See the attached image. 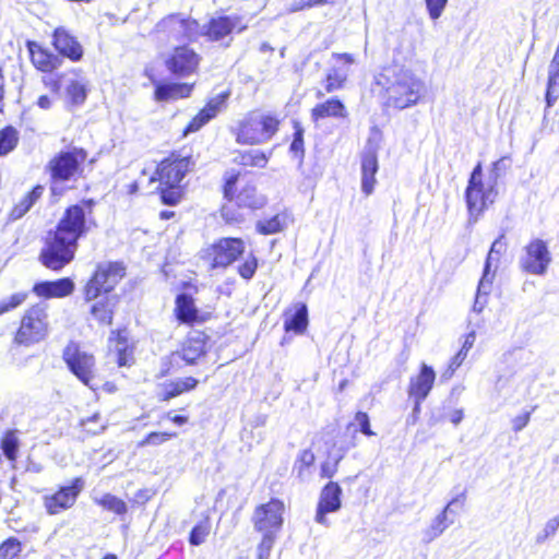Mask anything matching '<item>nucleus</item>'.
<instances>
[{"label":"nucleus","mask_w":559,"mask_h":559,"mask_svg":"<svg viewBox=\"0 0 559 559\" xmlns=\"http://www.w3.org/2000/svg\"><path fill=\"white\" fill-rule=\"evenodd\" d=\"M94 204V201L88 199L66 209L56 229L49 231L45 247L40 251L39 261L44 266L51 271H60L74 259L79 239L90 230L92 221L87 219V212L92 213Z\"/></svg>","instance_id":"nucleus-1"},{"label":"nucleus","mask_w":559,"mask_h":559,"mask_svg":"<svg viewBox=\"0 0 559 559\" xmlns=\"http://www.w3.org/2000/svg\"><path fill=\"white\" fill-rule=\"evenodd\" d=\"M126 276V266L120 261H104L96 264L95 271L84 286L85 301L96 300L91 306V314L100 324L111 325L114 319L112 298L108 296Z\"/></svg>","instance_id":"nucleus-2"},{"label":"nucleus","mask_w":559,"mask_h":559,"mask_svg":"<svg viewBox=\"0 0 559 559\" xmlns=\"http://www.w3.org/2000/svg\"><path fill=\"white\" fill-rule=\"evenodd\" d=\"M377 84L385 90L386 104L397 109L417 104L424 88L423 82L411 70L399 64L384 68Z\"/></svg>","instance_id":"nucleus-3"},{"label":"nucleus","mask_w":559,"mask_h":559,"mask_svg":"<svg viewBox=\"0 0 559 559\" xmlns=\"http://www.w3.org/2000/svg\"><path fill=\"white\" fill-rule=\"evenodd\" d=\"M87 152L78 146H70L58 152L45 166L49 175L50 190L57 193L58 185L76 181L83 177Z\"/></svg>","instance_id":"nucleus-4"},{"label":"nucleus","mask_w":559,"mask_h":559,"mask_svg":"<svg viewBox=\"0 0 559 559\" xmlns=\"http://www.w3.org/2000/svg\"><path fill=\"white\" fill-rule=\"evenodd\" d=\"M278 123L274 116L251 114L240 122L236 141L249 145L264 143L275 134Z\"/></svg>","instance_id":"nucleus-5"},{"label":"nucleus","mask_w":559,"mask_h":559,"mask_svg":"<svg viewBox=\"0 0 559 559\" xmlns=\"http://www.w3.org/2000/svg\"><path fill=\"white\" fill-rule=\"evenodd\" d=\"M48 335V314L46 306L35 305L29 308L22 318L16 332L15 341L29 346L45 340Z\"/></svg>","instance_id":"nucleus-6"},{"label":"nucleus","mask_w":559,"mask_h":559,"mask_svg":"<svg viewBox=\"0 0 559 559\" xmlns=\"http://www.w3.org/2000/svg\"><path fill=\"white\" fill-rule=\"evenodd\" d=\"M68 369L86 386L95 390V358L92 354L82 350L75 342H70L62 353Z\"/></svg>","instance_id":"nucleus-7"},{"label":"nucleus","mask_w":559,"mask_h":559,"mask_svg":"<svg viewBox=\"0 0 559 559\" xmlns=\"http://www.w3.org/2000/svg\"><path fill=\"white\" fill-rule=\"evenodd\" d=\"M284 509V503L275 498L258 506L251 518L254 530L261 534L269 533L277 535L283 526Z\"/></svg>","instance_id":"nucleus-8"},{"label":"nucleus","mask_w":559,"mask_h":559,"mask_svg":"<svg viewBox=\"0 0 559 559\" xmlns=\"http://www.w3.org/2000/svg\"><path fill=\"white\" fill-rule=\"evenodd\" d=\"M158 32L168 33L176 40L195 41L201 36V25L191 17L180 13L169 14L156 24Z\"/></svg>","instance_id":"nucleus-9"},{"label":"nucleus","mask_w":559,"mask_h":559,"mask_svg":"<svg viewBox=\"0 0 559 559\" xmlns=\"http://www.w3.org/2000/svg\"><path fill=\"white\" fill-rule=\"evenodd\" d=\"M84 487L83 477H75L69 485L61 486L56 492L45 495L43 500L47 513L56 515L72 508Z\"/></svg>","instance_id":"nucleus-10"},{"label":"nucleus","mask_w":559,"mask_h":559,"mask_svg":"<svg viewBox=\"0 0 559 559\" xmlns=\"http://www.w3.org/2000/svg\"><path fill=\"white\" fill-rule=\"evenodd\" d=\"M551 262V254L546 241L536 238L524 247V254L520 258V267L533 275H544Z\"/></svg>","instance_id":"nucleus-11"},{"label":"nucleus","mask_w":559,"mask_h":559,"mask_svg":"<svg viewBox=\"0 0 559 559\" xmlns=\"http://www.w3.org/2000/svg\"><path fill=\"white\" fill-rule=\"evenodd\" d=\"M191 157L166 158L150 177L148 182H158L160 186H180V182L190 170Z\"/></svg>","instance_id":"nucleus-12"},{"label":"nucleus","mask_w":559,"mask_h":559,"mask_svg":"<svg viewBox=\"0 0 559 559\" xmlns=\"http://www.w3.org/2000/svg\"><path fill=\"white\" fill-rule=\"evenodd\" d=\"M498 195V190L487 185L467 183L465 201L468 211V224L477 223L479 216L492 204Z\"/></svg>","instance_id":"nucleus-13"},{"label":"nucleus","mask_w":559,"mask_h":559,"mask_svg":"<svg viewBox=\"0 0 559 559\" xmlns=\"http://www.w3.org/2000/svg\"><path fill=\"white\" fill-rule=\"evenodd\" d=\"M201 57L187 45L178 46L165 59L166 69L174 75L186 78L199 68Z\"/></svg>","instance_id":"nucleus-14"},{"label":"nucleus","mask_w":559,"mask_h":559,"mask_svg":"<svg viewBox=\"0 0 559 559\" xmlns=\"http://www.w3.org/2000/svg\"><path fill=\"white\" fill-rule=\"evenodd\" d=\"M343 490L338 483L329 481L319 496L314 521L323 526H329L328 513H335L342 508Z\"/></svg>","instance_id":"nucleus-15"},{"label":"nucleus","mask_w":559,"mask_h":559,"mask_svg":"<svg viewBox=\"0 0 559 559\" xmlns=\"http://www.w3.org/2000/svg\"><path fill=\"white\" fill-rule=\"evenodd\" d=\"M205 354V340L202 335H198L185 341L180 349L173 352L167 359L170 367L180 368L181 362L189 366L195 365L198 359Z\"/></svg>","instance_id":"nucleus-16"},{"label":"nucleus","mask_w":559,"mask_h":559,"mask_svg":"<svg viewBox=\"0 0 559 559\" xmlns=\"http://www.w3.org/2000/svg\"><path fill=\"white\" fill-rule=\"evenodd\" d=\"M245 252L240 238H222L212 246L213 267H227Z\"/></svg>","instance_id":"nucleus-17"},{"label":"nucleus","mask_w":559,"mask_h":559,"mask_svg":"<svg viewBox=\"0 0 559 559\" xmlns=\"http://www.w3.org/2000/svg\"><path fill=\"white\" fill-rule=\"evenodd\" d=\"M378 169L377 147L368 140L361 154V190L366 195L373 192Z\"/></svg>","instance_id":"nucleus-18"},{"label":"nucleus","mask_w":559,"mask_h":559,"mask_svg":"<svg viewBox=\"0 0 559 559\" xmlns=\"http://www.w3.org/2000/svg\"><path fill=\"white\" fill-rule=\"evenodd\" d=\"M52 45L62 57L69 58L71 61H79L83 57V47L64 27L55 29Z\"/></svg>","instance_id":"nucleus-19"},{"label":"nucleus","mask_w":559,"mask_h":559,"mask_svg":"<svg viewBox=\"0 0 559 559\" xmlns=\"http://www.w3.org/2000/svg\"><path fill=\"white\" fill-rule=\"evenodd\" d=\"M436 380V372L431 366L421 364L417 376L409 380L407 393L409 399L426 400Z\"/></svg>","instance_id":"nucleus-20"},{"label":"nucleus","mask_w":559,"mask_h":559,"mask_svg":"<svg viewBox=\"0 0 559 559\" xmlns=\"http://www.w3.org/2000/svg\"><path fill=\"white\" fill-rule=\"evenodd\" d=\"M75 284L70 277L56 281H41L33 286V293L44 298H63L74 292Z\"/></svg>","instance_id":"nucleus-21"},{"label":"nucleus","mask_w":559,"mask_h":559,"mask_svg":"<svg viewBox=\"0 0 559 559\" xmlns=\"http://www.w3.org/2000/svg\"><path fill=\"white\" fill-rule=\"evenodd\" d=\"M229 97L228 92H223L213 97L186 127V132H195L217 116Z\"/></svg>","instance_id":"nucleus-22"},{"label":"nucleus","mask_w":559,"mask_h":559,"mask_svg":"<svg viewBox=\"0 0 559 559\" xmlns=\"http://www.w3.org/2000/svg\"><path fill=\"white\" fill-rule=\"evenodd\" d=\"M237 25V17L221 15L212 17L201 26V36L207 37L211 41H218L229 35Z\"/></svg>","instance_id":"nucleus-23"},{"label":"nucleus","mask_w":559,"mask_h":559,"mask_svg":"<svg viewBox=\"0 0 559 559\" xmlns=\"http://www.w3.org/2000/svg\"><path fill=\"white\" fill-rule=\"evenodd\" d=\"M465 493H461L453 498L443 510L432 520L430 526L424 532V542L430 543L439 537L452 523L453 520L448 519V513L452 512V507L456 503H463Z\"/></svg>","instance_id":"nucleus-24"},{"label":"nucleus","mask_w":559,"mask_h":559,"mask_svg":"<svg viewBox=\"0 0 559 559\" xmlns=\"http://www.w3.org/2000/svg\"><path fill=\"white\" fill-rule=\"evenodd\" d=\"M27 47L32 62L38 70L43 72H51L60 67L61 59L47 49H44L37 43L28 41Z\"/></svg>","instance_id":"nucleus-25"},{"label":"nucleus","mask_w":559,"mask_h":559,"mask_svg":"<svg viewBox=\"0 0 559 559\" xmlns=\"http://www.w3.org/2000/svg\"><path fill=\"white\" fill-rule=\"evenodd\" d=\"M347 116L348 112L345 105L336 97L316 105L311 110V119L314 122L324 118L344 119Z\"/></svg>","instance_id":"nucleus-26"},{"label":"nucleus","mask_w":559,"mask_h":559,"mask_svg":"<svg viewBox=\"0 0 559 559\" xmlns=\"http://www.w3.org/2000/svg\"><path fill=\"white\" fill-rule=\"evenodd\" d=\"M193 85L188 83H162L155 84L154 96L157 102H168L189 97Z\"/></svg>","instance_id":"nucleus-27"},{"label":"nucleus","mask_w":559,"mask_h":559,"mask_svg":"<svg viewBox=\"0 0 559 559\" xmlns=\"http://www.w3.org/2000/svg\"><path fill=\"white\" fill-rule=\"evenodd\" d=\"M175 304L176 318L180 323L192 324L198 321L199 311L190 295L186 293L177 295Z\"/></svg>","instance_id":"nucleus-28"},{"label":"nucleus","mask_w":559,"mask_h":559,"mask_svg":"<svg viewBox=\"0 0 559 559\" xmlns=\"http://www.w3.org/2000/svg\"><path fill=\"white\" fill-rule=\"evenodd\" d=\"M45 187L36 185L16 203L10 212V219L16 221L22 218L43 197Z\"/></svg>","instance_id":"nucleus-29"},{"label":"nucleus","mask_w":559,"mask_h":559,"mask_svg":"<svg viewBox=\"0 0 559 559\" xmlns=\"http://www.w3.org/2000/svg\"><path fill=\"white\" fill-rule=\"evenodd\" d=\"M308 326V308L306 304L299 302L295 306V310L290 314H286L284 329L286 332L302 334Z\"/></svg>","instance_id":"nucleus-30"},{"label":"nucleus","mask_w":559,"mask_h":559,"mask_svg":"<svg viewBox=\"0 0 559 559\" xmlns=\"http://www.w3.org/2000/svg\"><path fill=\"white\" fill-rule=\"evenodd\" d=\"M234 162L243 166H254L263 168L267 163V157L260 150H249L243 152H238Z\"/></svg>","instance_id":"nucleus-31"},{"label":"nucleus","mask_w":559,"mask_h":559,"mask_svg":"<svg viewBox=\"0 0 559 559\" xmlns=\"http://www.w3.org/2000/svg\"><path fill=\"white\" fill-rule=\"evenodd\" d=\"M19 142V132L12 126H7L0 130V156L8 155L13 151Z\"/></svg>","instance_id":"nucleus-32"},{"label":"nucleus","mask_w":559,"mask_h":559,"mask_svg":"<svg viewBox=\"0 0 559 559\" xmlns=\"http://www.w3.org/2000/svg\"><path fill=\"white\" fill-rule=\"evenodd\" d=\"M95 502L105 510L114 512L117 515H123L128 512L127 503L111 493H105L100 498L95 499Z\"/></svg>","instance_id":"nucleus-33"},{"label":"nucleus","mask_w":559,"mask_h":559,"mask_svg":"<svg viewBox=\"0 0 559 559\" xmlns=\"http://www.w3.org/2000/svg\"><path fill=\"white\" fill-rule=\"evenodd\" d=\"M198 383L199 381L193 377H187L177 382H173L167 386L164 400H170L180 395L183 392L190 391L194 389L198 385Z\"/></svg>","instance_id":"nucleus-34"},{"label":"nucleus","mask_w":559,"mask_h":559,"mask_svg":"<svg viewBox=\"0 0 559 559\" xmlns=\"http://www.w3.org/2000/svg\"><path fill=\"white\" fill-rule=\"evenodd\" d=\"M66 91L72 105H82L86 99V84L80 80H71L67 85Z\"/></svg>","instance_id":"nucleus-35"},{"label":"nucleus","mask_w":559,"mask_h":559,"mask_svg":"<svg viewBox=\"0 0 559 559\" xmlns=\"http://www.w3.org/2000/svg\"><path fill=\"white\" fill-rule=\"evenodd\" d=\"M347 449H338L337 454L330 453L329 459L321 464L320 476L322 478H332L338 468L340 462L343 460Z\"/></svg>","instance_id":"nucleus-36"},{"label":"nucleus","mask_w":559,"mask_h":559,"mask_svg":"<svg viewBox=\"0 0 559 559\" xmlns=\"http://www.w3.org/2000/svg\"><path fill=\"white\" fill-rule=\"evenodd\" d=\"M284 218L281 215H274L271 218L257 222L255 229L261 235H272L283 230Z\"/></svg>","instance_id":"nucleus-37"},{"label":"nucleus","mask_w":559,"mask_h":559,"mask_svg":"<svg viewBox=\"0 0 559 559\" xmlns=\"http://www.w3.org/2000/svg\"><path fill=\"white\" fill-rule=\"evenodd\" d=\"M304 134H305V130H304L301 123L297 120H294V134H293V141L289 146V151L296 157H298L300 159V162L304 159V156H305Z\"/></svg>","instance_id":"nucleus-38"},{"label":"nucleus","mask_w":559,"mask_h":559,"mask_svg":"<svg viewBox=\"0 0 559 559\" xmlns=\"http://www.w3.org/2000/svg\"><path fill=\"white\" fill-rule=\"evenodd\" d=\"M347 79V72L342 69H332L329 71L325 78L324 88L328 93L337 91L343 87Z\"/></svg>","instance_id":"nucleus-39"},{"label":"nucleus","mask_w":559,"mask_h":559,"mask_svg":"<svg viewBox=\"0 0 559 559\" xmlns=\"http://www.w3.org/2000/svg\"><path fill=\"white\" fill-rule=\"evenodd\" d=\"M156 189L159 190L162 202L168 206H174L178 204L182 197V190L180 186L158 185Z\"/></svg>","instance_id":"nucleus-40"},{"label":"nucleus","mask_w":559,"mask_h":559,"mask_svg":"<svg viewBox=\"0 0 559 559\" xmlns=\"http://www.w3.org/2000/svg\"><path fill=\"white\" fill-rule=\"evenodd\" d=\"M211 524L207 519L195 524L189 535V543L192 546H199L204 543L206 536L210 534Z\"/></svg>","instance_id":"nucleus-41"},{"label":"nucleus","mask_w":559,"mask_h":559,"mask_svg":"<svg viewBox=\"0 0 559 559\" xmlns=\"http://www.w3.org/2000/svg\"><path fill=\"white\" fill-rule=\"evenodd\" d=\"M507 167H508V158L507 157H502V158L496 160L492 164L491 169L489 170L486 185L489 188L497 189L498 180L506 173Z\"/></svg>","instance_id":"nucleus-42"},{"label":"nucleus","mask_w":559,"mask_h":559,"mask_svg":"<svg viewBox=\"0 0 559 559\" xmlns=\"http://www.w3.org/2000/svg\"><path fill=\"white\" fill-rule=\"evenodd\" d=\"M1 449L5 457L10 461L16 459L19 451V440L13 432H7L1 440Z\"/></svg>","instance_id":"nucleus-43"},{"label":"nucleus","mask_w":559,"mask_h":559,"mask_svg":"<svg viewBox=\"0 0 559 559\" xmlns=\"http://www.w3.org/2000/svg\"><path fill=\"white\" fill-rule=\"evenodd\" d=\"M492 263L485 261L483 275L479 280L477 292L481 295H489L491 292L492 281L495 278V271H491Z\"/></svg>","instance_id":"nucleus-44"},{"label":"nucleus","mask_w":559,"mask_h":559,"mask_svg":"<svg viewBox=\"0 0 559 559\" xmlns=\"http://www.w3.org/2000/svg\"><path fill=\"white\" fill-rule=\"evenodd\" d=\"M22 550L21 543L19 539L11 537L2 543L0 546V559H13Z\"/></svg>","instance_id":"nucleus-45"},{"label":"nucleus","mask_w":559,"mask_h":559,"mask_svg":"<svg viewBox=\"0 0 559 559\" xmlns=\"http://www.w3.org/2000/svg\"><path fill=\"white\" fill-rule=\"evenodd\" d=\"M255 189L252 187H248L243 189L238 195H237V203L239 205H243L250 209H257L262 206L263 202L261 200H258L255 197Z\"/></svg>","instance_id":"nucleus-46"},{"label":"nucleus","mask_w":559,"mask_h":559,"mask_svg":"<svg viewBox=\"0 0 559 559\" xmlns=\"http://www.w3.org/2000/svg\"><path fill=\"white\" fill-rule=\"evenodd\" d=\"M277 535L264 533L257 548L258 559H269Z\"/></svg>","instance_id":"nucleus-47"},{"label":"nucleus","mask_w":559,"mask_h":559,"mask_svg":"<svg viewBox=\"0 0 559 559\" xmlns=\"http://www.w3.org/2000/svg\"><path fill=\"white\" fill-rule=\"evenodd\" d=\"M177 437L176 432H150L141 442L140 447L159 445Z\"/></svg>","instance_id":"nucleus-48"},{"label":"nucleus","mask_w":559,"mask_h":559,"mask_svg":"<svg viewBox=\"0 0 559 559\" xmlns=\"http://www.w3.org/2000/svg\"><path fill=\"white\" fill-rule=\"evenodd\" d=\"M27 298V293H16L0 301V316L21 306Z\"/></svg>","instance_id":"nucleus-49"},{"label":"nucleus","mask_w":559,"mask_h":559,"mask_svg":"<svg viewBox=\"0 0 559 559\" xmlns=\"http://www.w3.org/2000/svg\"><path fill=\"white\" fill-rule=\"evenodd\" d=\"M258 267V260L257 258L251 253L243 263H241L238 266V273L243 280H251L253 275L255 274Z\"/></svg>","instance_id":"nucleus-50"},{"label":"nucleus","mask_w":559,"mask_h":559,"mask_svg":"<svg viewBox=\"0 0 559 559\" xmlns=\"http://www.w3.org/2000/svg\"><path fill=\"white\" fill-rule=\"evenodd\" d=\"M504 235H500L491 245L490 250L487 254L486 261L493 262L496 261L495 270L497 269V263L501 253L506 250L507 243L503 241Z\"/></svg>","instance_id":"nucleus-51"},{"label":"nucleus","mask_w":559,"mask_h":559,"mask_svg":"<svg viewBox=\"0 0 559 559\" xmlns=\"http://www.w3.org/2000/svg\"><path fill=\"white\" fill-rule=\"evenodd\" d=\"M428 14L431 20H437L441 16L448 0H425Z\"/></svg>","instance_id":"nucleus-52"},{"label":"nucleus","mask_w":559,"mask_h":559,"mask_svg":"<svg viewBox=\"0 0 559 559\" xmlns=\"http://www.w3.org/2000/svg\"><path fill=\"white\" fill-rule=\"evenodd\" d=\"M558 527H559V518L550 519L546 523L543 533L537 535L536 542L538 544L544 543L547 539L548 536L554 535L557 532Z\"/></svg>","instance_id":"nucleus-53"},{"label":"nucleus","mask_w":559,"mask_h":559,"mask_svg":"<svg viewBox=\"0 0 559 559\" xmlns=\"http://www.w3.org/2000/svg\"><path fill=\"white\" fill-rule=\"evenodd\" d=\"M355 420L359 426V430L365 436L371 437L374 432L371 430L369 416L365 412H357L355 416Z\"/></svg>","instance_id":"nucleus-54"},{"label":"nucleus","mask_w":559,"mask_h":559,"mask_svg":"<svg viewBox=\"0 0 559 559\" xmlns=\"http://www.w3.org/2000/svg\"><path fill=\"white\" fill-rule=\"evenodd\" d=\"M536 407H533V409L531 412H525L516 417H514L512 419V429L513 431L515 432H519L521 430H523L527 424L530 423L531 420V415H532V412L535 409Z\"/></svg>","instance_id":"nucleus-55"},{"label":"nucleus","mask_w":559,"mask_h":559,"mask_svg":"<svg viewBox=\"0 0 559 559\" xmlns=\"http://www.w3.org/2000/svg\"><path fill=\"white\" fill-rule=\"evenodd\" d=\"M412 400H413L414 405H413L412 413L406 418L407 426H414L418 421L419 415L421 412V403L424 402V400H418V399H412Z\"/></svg>","instance_id":"nucleus-56"},{"label":"nucleus","mask_w":559,"mask_h":559,"mask_svg":"<svg viewBox=\"0 0 559 559\" xmlns=\"http://www.w3.org/2000/svg\"><path fill=\"white\" fill-rule=\"evenodd\" d=\"M237 180H238L237 175H233L226 180L225 186H224V195L226 199H228V200L233 199Z\"/></svg>","instance_id":"nucleus-57"},{"label":"nucleus","mask_w":559,"mask_h":559,"mask_svg":"<svg viewBox=\"0 0 559 559\" xmlns=\"http://www.w3.org/2000/svg\"><path fill=\"white\" fill-rule=\"evenodd\" d=\"M467 183H473V185H483L484 183V181H483V167H481L480 163H478L474 167V169L472 170Z\"/></svg>","instance_id":"nucleus-58"},{"label":"nucleus","mask_w":559,"mask_h":559,"mask_svg":"<svg viewBox=\"0 0 559 559\" xmlns=\"http://www.w3.org/2000/svg\"><path fill=\"white\" fill-rule=\"evenodd\" d=\"M487 297H488V295H485V294L480 295L478 292H476V298H475V301L473 305V311H475L477 313L481 312L487 304Z\"/></svg>","instance_id":"nucleus-59"},{"label":"nucleus","mask_w":559,"mask_h":559,"mask_svg":"<svg viewBox=\"0 0 559 559\" xmlns=\"http://www.w3.org/2000/svg\"><path fill=\"white\" fill-rule=\"evenodd\" d=\"M466 356L467 353L461 348L460 352L452 358L450 362V369L452 370V372L462 365Z\"/></svg>","instance_id":"nucleus-60"},{"label":"nucleus","mask_w":559,"mask_h":559,"mask_svg":"<svg viewBox=\"0 0 559 559\" xmlns=\"http://www.w3.org/2000/svg\"><path fill=\"white\" fill-rule=\"evenodd\" d=\"M299 461L305 466H311L314 462V454L311 450H304L299 455Z\"/></svg>","instance_id":"nucleus-61"},{"label":"nucleus","mask_w":559,"mask_h":559,"mask_svg":"<svg viewBox=\"0 0 559 559\" xmlns=\"http://www.w3.org/2000/svg\"><path fill=\"white\" fill-rule=\"evenodd\" d=\"M126 348V340H122V337L120 336V334H118V345H117V350L119 353V357H118V365L119 366H124L127 364L126 361V357L123 355V350Z\"/></svg>","instance_id":"nucleus-62"},{"label":"nucleus","mask_w":559,"mask_h":559,"mask_svg":"<svg viewBox=\"0 0 559 559\" xmlns=\"http://www.w3.org/2000/svg\"><path fill=\"white\" fill-rule=\"evenodd\" d=\"M475 340H476L475 332L474 331L469 332L465 336V341L463 343L462 349L465 350L466 353H468V350L473 347Z\"/></svg>","instance_id":"nucleus-63"},{"label":"nucleus","mask_w":559,"mask_h":559,"mask_svg":"<svg viewBox=\"0 0 559 559\" xmlns=\"http://www.w3.org/2000/svg\"><path fill=\"white\" fill-rule=\"evenodd\" d=\"M463 417H464L463 409H454L453 412H451L449 419L452 424H454L456 426L462 421Z\"/></svg>","instance_id":"nucleus-64"}]
</instances>
